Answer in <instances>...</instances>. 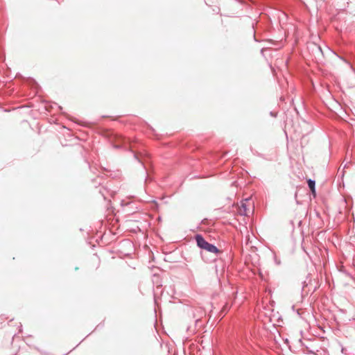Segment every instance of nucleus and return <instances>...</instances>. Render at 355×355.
Here are the masks:
<instances>
[{"instance_id":"f257e3e1","label":"nucleus","mask_w":355,"mask_h":355,"mask_svg":"<svg viewBox=\"0 0 355 355\" xmlns=\"http://www.w3.org/2000/svg\"><path fill=\"white\" fill-rule=\"evenodd\" d=\"M307 48L313 59L320 64L324 63L326 55L335 54L329 48L326 47L325 50H323L320 45L315 42L309 43Z\"/></svg>"},{"instance_id":"f03ea898","label":"nucleus","mask_w":355,"mask_h":355,"mask_svg":"<svg viewBox=\"0 0 355 355\" xmlns=\"http://www.w3.org/2000/svg\"><path fill=\"white\" fill-rule=\"evenodd\" d=\"M197 245L201 248L207 250V252L218 254L220 250L214 244L208 243L201 234H196L195 236Z\"/></svg>"},{"instance_id":"7ed1b4c3","label":"nucleus","mask_w":355,"mask_h":355,"mask_svg":"<svg viewBox=\"0 0 355 355\" xmlns=\"http://www.w3.org/2000/svg\"><path fill=\"white\" fill-rule=\"evenodd\" d=\"M248 199H245L241 201V205L239 209V213L241 216H248L250 213V209L248 208L247 202H248Z\"/></svg>"},{"instance_id":"20e7f679","label":"nucleus","mask_w":355,"mask_h":355,"mask_svg":"<svg viewBox=\"0 0 355 355\" xmlns=\"http://www.w3.org/2000/svg\"><path fill=\"white\" fill-rule=\"evenodd\" d=\"M307 184L309 189L311 191V193L315 196V181L314 180L309 179L307 180Z\"/></svg>"},{"instance_id":"39448f33","label":"nucleus","mask_w":355,"mask_h":355,"mask_svg":"<svg viewBox=\"0 0 355 355\" xmlns=\"http://www.w3.org/2000/svg\"><path fill=\"white\" fill-rule=\"evenodd\" d=\"M306 353H308V354H313V355H317V354L315 353L314 349H310V348H309V347H306Z\"/></svg>"},{"instance_id":"423d86ee","label":"nucleus","mask_w":355,"mask_h":355,"mask_svg":"<svg viewBox=\"0 0 355 355\" xmlns=\"http://www.w3.org/2000/svg\"><path fill=\"white\" fill-rule=\"evenodd\" d=\"M311 280H309V283H307L306 281L303 282V286L302 288L304 289L305 287H306L309 284H311Z\"/></svg>"},{"instance_id":"0eeeda50","label":"nucleus","mask_w":355,"mask_h":355,"mask_svg":"<svg viewBox=\"0 0 355 355\" xmlns=\"http://www.w3.org/2000/svg\"><path fill=\"white\" fill-rule=\"evenodd\" d=\"M315 289H316V287L315 286L313 290V292H314L315 291Z\"/></svg>"}]
</instances>
